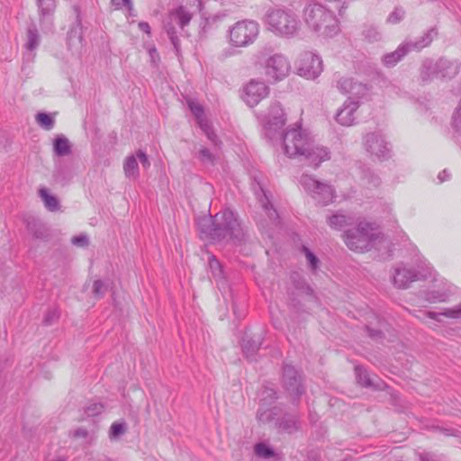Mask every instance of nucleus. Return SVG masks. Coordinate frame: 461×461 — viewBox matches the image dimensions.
Returning <instances> with one entry per match:
<instances>
[{"label":"nucleus","instance_id":"f257e3e1","mask_svg":"<svg viewBox=\"0 0 461 461\" xmlns=\"http://www.w3.org/2000/svg\"><path fill=\"white\" fill-rule=\"evenodd\" d=\"M282 137L284 152L289 158H303L315 167L330 159V151L326 147L315 144L310 134L301 127L287 129Z\"/></svg>","mask_w":461,"mask_h":461},{"label":"nucleus","instance_id":"f03ea898","mask_svg":"<svg viewBox=\"0 0 461 461\" xmlns=\"http://www.w3.org/2000/svg\"><path fill=\"white\" fill-rule=\"evenodd\" d=\"M200 232L214 241H240L244 234L238 218L232 211L226 209L213 217L204 216L197 221Z\"/></svg>","mask_w":461,"mask_h":461},{"label":"nucleus","instance_id":"7ed1b4c3","mask_svg":"<svg viewBox=\"0 0 461 461\" xmlns=\"http://www.w3.org/2000/svg\"><path fill=\"white\" fill-rule=\"evenodd\" d=\"M262 22L268 32L286 39L296 36L301 27L297 15L292 10L280 6L268 8Z\"/></svg>","mask_w":461,"mask_h":461},{"label":"nucleus","instance_id":"20e7f679","mask_svg":"<svg viewBox=\"0 0 461 461\" xmlns=\"http://www.w3.org/2000/svg\"><path fill=\"white\" fill-rule=\"evenodd\" d=\"M306 24L319 36L331 38L339 32L336 15L320 4H310L303 11Z\"/></svg>","mask_w":461,"mask_h":461},{"label":"nucleus","instance_id":"39448f33","mask_svg":"<svg viewBox=\"0 0 461 461\" xmlns=\"http://www.w3.org/2000/svg\"><path fill=\"white\" fill-rule=\"evenodd\" d=\"M383 239L379 230L366 221H360L357 227L348 230L344 234V240L348 248L357 252L370 250Z\"/></svg>","mask_w":461,"mask_h":461},{"label":"nucleus","instance_id":"423d86ee","mask_svg":"<svg viewBox=\"0 0 461 461\" xmlns=\"http://www.w3.org/2000/svg\"><path fill=\"white\" fill-rule=\"evenodd\" d=\"M259 25L253 20L239 21L229 30V39L232 46L245 48L258 37Z\"/></svg>","mask_w":461,"mask_h":461},{"label":"nucleus","instance_id":"0eeeda50","mask_svg":"<svg viewBox=\"0 0 461 461\" xmlns=\"http://www.w3.org/2000/svg\"><path fill=\"white\" fill-rule=\"evenodd\" d=\"M194 14L190 12L185 6H179L172 10L164 23L165 31L169 37L171 43L174 46L176 53L179 51L180 41L177 36V27L183 30L189 24L193 18Z\"/></svg>","mask_w":461,"mask_h":461},{"label":"nucleus","instance_id":"6e6552de","mask_svg":"<svg viewBox=\"0 0 461 461\" xmlns=\"http://www.w3.org/2000/svg\"><path fill=\"white\" fill-rule=\"evenodd\" d=\"M261 122L265 135L273 140L286 122V116L279 102H272L267 112L262 115Z\"/></svg>","mask_w":461,"mask_h":461},{"label":"nucleus","instance_id":"1a4fd4ad","mask_svg":"<svg viewBox=\"0 0 461 461\" xmlns=\"http://www.w3.org/2000/svg\"><path fill=\"white\" fill-rule=\"evenodd\" d=\"M433 31L427 32L415 41H406L401 44L394 51L385 54L383 57V63L386 67L395 66L409 51L420 50L427 47L432 41Z\"/></svg>","mask_w":461,"mask_h":461},{"label":"nucleus","instance_id":"9d476101","mask_svg":"<svg viewBox=\"0 0 461 461\" xmlns=\"http://www.w3.org/2000/svg\"><path fill=\"white\" fill-rule=\"evenodd\" d=\"M265 76L270 82H278L285 78L291 70L287 58L283 54L269 56L263 65Z\"/></svg>","mask_w":461,"mask_h":461},{"label":"nucleus","instance_id":"9b49d317","mask_svg":"<svg viewBox=\"0 0 461 461\" xmlns=\"http://www.w3.org/2000/svg\"><path fill=\"white\" fill-rule=\"evenodd\" d=\"M431 274L432 268L430 267H427L424 271H417L404 265H398L393 269L392 282L395 287L406 289L412 282L426 279L431 276Z\"/></svg>","mask_w":461,"mask_h":461},{"label":"nucleus","instance_id":"f8f14e48","mask_svg":"<svg viewBox=\"0 0 461 461\" xmlns=\"http://www.w3.org/2000/svg\"><path fill=\"white\" fill-rule=\"evenodd\" d=\"M300 183L318 203L326 205L333 202L334 189L326 183L320 182L310 175H303Z\"/></svg>","mask_w":461,"mask_h":461},{"label":"nucleus","instance_id":"ddd939ff","mask_svg":"<svg viewBox=\"0 0 461 461\" xmlns=\"http://www.w3.org/2000/svg\"><path fill=\"white\" fill-rule=\"evenodd\" d=\"M429 70H433L434 74H439L441 77H450L457 73V66L446 59H440L437 62L427 59L420 68V79L423 83L431 80Z\"/></svg>","mask_w":461,"mask_h":461},{"label":"nucleus","instance_id":"4468645a","mask_svg":"<svg viewBox=\"0 0 461 461\" xmlns=\"http://www.w3.org/2000/svg\"><path fill=\"white\" fill-rule=\"evenodd\" d=\"M322 69V60L318 55L311 51L300 54L297 60V71L301 77L314 79L321 75Z\"/></svg>","mask_w":461,"mask_h":461},{"label":"nucleus","instance_id":"2eb2a0df","mask_svg":"<svg viewBox=\"0 0 461 461\" xmlns=\"http://www.w3.org/2000/svg\"><path fill=\"white\" fill-rule=\"evenodd\" d=\"M336 87L344 95H349L348 98L361 102L368 96L370 87L352 77H343L336 82Z\"/></svg>","mask_w":461,"mask_h":461},{"label":"nucleus","instance_id":"dca6fc26","mask_svg":"<svg viewBox=\"0 0 461 461\" xmlns=\"http://www.w3.org/2000/svg\"><path fill=\"white\" fill-rule=\"evenodd\" d=\"M282 381L285 389L292 398L297 400L304 393L302 376L294 366L290 365L284 366Z\"/></svg>","mask_w":461,"mask_h":461},{"label":"nucleus","instance_id":"f3484780","mask_svg":"<svg viewBox=\"0 0 461 461\" xmlns=\"http://www.w3.org/2000/svg\"><path fill=\"white\" fill-rule=\"evenodd\" d=\"M364 146L367 152L378 158H386L390 154L389 143L379 132H370L364 137Z\"/></svg>","mask_w":461,"mask_h":461},{"label":"nucleus","instance_id":"a211bd4d","mask_svg":"<svg viewBox=\"0 0 461 461\" xmlns=\"http://www.w3.org/2000/svg\"><path fill=\"white\" fill-rule=\"evenodd\" d=\"M269 94V87L262 81L250 80L244 87L242 98L244 102L253 107Z\"/></svg>","mask_w":461,"mask_h":461},{"label":"nucleus","instance_id":"6ab92c4d","mask_svg":"<svg viewBox=\"0 0 461 461\" xmlns=\"http://www.w3.org/2000/svg\"><path fill=\"white\" fill-rule=\"evenodd\" d=\"M360 105L359 101L348 98L336 114V121L343 126H351L356 121V112Z\"/></svg>","mask_w":461,"mask_h":461},{"label":"nucleus","instance_id":"aec40b11","mask_svg":"<svg viewBox=\"0 0 461 461\" xmlns=\"http://www.w3.org/2000/svg\"><path fill=\"white\" fill-rule=\"evenodd\" d=\"M208 264L212 275L217 283L218 288L221 291L225 290L228 287V285L224 277L221 263L216 259L214 256H211Z\"/></svg>","mask_w":461,"mask_h":461},{"label":"nucleus","instance_id":"412c9836","mask_svg":"<svg viewBox=\"0 0 461 461\" xmlns=\"http://www.w3.org/2000/svg\"><path fill=\"white\" fill-rule=\"evenodd\" d=\"M260 345L261 340L259 337H258L257 339L244 337L242 339L241 346L245 357L250 361L255 360V356L258 351Z\"/></svg>","mask_w":461,"mask_h":461},{"label":"nucleus","instance_id":"4be33fe9","mask_svg":"<svg viewBox=\"0 0 461 461\" xmlns=\"http://www.w3.org/2000/svg\"><path fill=\"white\" fill-rule=\"evenodd\" d=\"M451 294L450 287L424 292V299L429 303L447 302Z\"/></svg>","mask_w":461,"mask_h":461},{"label":"nucleus","instance_id":"5701e85b","mask_svg":"<svg viewBox=\"0 0 461 461\" xmlns=\"http://www.w3.org/2000/svg\"><path fill=\"white\" fill-rule=\"evenodd\" d=\"M429 319L440 321L439 316H445L449 319H461V304H458L453 308H446L441 312H424L423 313Z\"/></svg>","mask_w":461,"mask_h":461},{"label":"nucleus","instance_id":"b1692460","mask_svg":"<svg viewBox=\"0 0 461 461\" xmlns=\"http://www.w3.org/2000/svg\"><path fill=\"white\" fill-rule=\"evenodd\" d=\"M53 151L59 157L71 154L72 149L69 140L63 135L58 136L53 142Z\"/></svg>","mask_w":461,"mask_h":461},{"label":"nucleus","instance_id":"393cba45","mask_svg":"<svg viewBox=\"0 0 461 461\" xmlns=\"http://www.w3.org/2000/svg\"><path fill=\"white\" fill-rule=\"evenodd\" d=\"M39 195L41 198L44 206L50 212H57L60 208V203L59 199L50 194L47 188L42 187L39 190Z\"/></svg>","mask_w":461,"mask_h":461},{"label":"nucleus","instance_id":"a878e982","mask_svg":"<svg viewBox=\"0 0 461 461\" xmlns=\"http://www.w3.org/2000/svg\"><path fill=\"white\" fill-rule=\"evenodd\" d=\"M261 193L262 194L258 196V201L263 210L267 214L269 220L275 222L278 218V214L276 211L273 208L268 194L263 189H261Z\"/></svg>","mask_w":461,"mask_h":461},{"label":"nucleus","instance_id":"bb28decb","mask_svg":"<svg viewBox=\"0 0 461 461\" xmlns=\"http://www.w3.org/2000/svg\"><path fill=\"white\" fill-rule=\"evenodd\" d=\"M123 171L128 178L136 179L139 175V166L134 155L128 156L123 164Z\"/></svg>","mask_w":461,"mask_h":461},{"label":"nucleus","instance_id":"cd10ccee","mask_svg":"<svg viewBox=\"0 0 461 461\" xmlns=\"http://www.w3.org/2000/svg\"><path fill=\"white\" fill-rule=\"evenodd\" d=\"M365 41L373 43L382 40V33L378 28L373 24H365L361 32Z\"/></svg>","mask_w":461,"mask_h":461},{"label":"nucleus","instance_id":"c85d7f7f","mask_svg":"<svg viewBox=\"0 0 461 461\" xmlns=\"http://www.w3.org/2000/svg\"><path fill=\"white\" fill-rule=\"evenodd\" d=\"M186 103L192 113L194 115L199 126L209 122L203 114V106L199 103L192 98H188Z\"/></svg>","mask_w":461,"mask_h":461},{"label":"nucleus","instance_id":"c756f323","mask_svg":"<svg viewBox=\"0 0 461 461\" xmlns=\"http://www.w3.org/2000/svg\"><path fill=\"white\" fill-rule=\"evenodd\" d=\"M41 42V37L36 27L32 26L27 30V41L25 48L29 51H34Z\"/></svg>","mask_w":461,"mask_h":461},{"label":"nucleus","instance_id":"7c9ffc66","mask_svg":"<svg viewBox=\"0 0 461 461\" xmlns=\"http://www.w3.org/2000/svg\"><path fill=\"white\" fill-rule=\"evenodd\" d=\"M298 428V419L294 415H285L279 422V429L289 434L296 431Z\"/></svg>","mask_w":461,"mask_h":461},{"label":"nucleus","instance_id":"2f4dec72","mask_svg":"<svg viewBox=\"0 0 461 461\" xmlns=\"http://www.w3.org/2000/svg\"><path fill=\"white\" fill-rule=\"evenodd\" d=\"M362 174L361 180L367 188L377 187L380 185V177L371 169H364Z\"/></svg>","mask_w":461,"mask_h":461},{"label":"nucleus","instance_id":"473e14b6","mask_svg":"<svg viewBox=\"0 0 461 461\" xmlns=\"http://www.w3.org/2000/svg\"><path fill=\"white\" fill-rule=\"evenodd\" d=\"M276 399V392L273 387L264 386L259 393L260 403L270 406Z\"/></svg>","mask_w":461,"mask_h":461},{"label":"nucleus","instance_id":"72a5a7b5","mask_svg":"<svg viewBox=\"0 0 461 461\" xmlns=\"http://www.w3.org/2000/svg\"><path fill=\"white\" fill-rule=\"evenodd\" d=\"M276 413L274 411V409L270 408L268 405H265V403H259V408L257 413V418L261 422H268L272 420L274 416Z\"/></svg>","mask_w":461,"mask_h":461},{"label":"nucleus","instance_id":"f704fd0d","mask_svg":"<svg viewBox=\"0 0 461 461\" xmlns=\"http://www.w3.org/2000/svg\"><path fill=\"white\" fill-rule=\"evenodd\" d=\"M355 373H356L357 383L360 384L362 386L372 387L375 385V384L372 381L371 377L369 376L368 373L363 367L356 366Z\"/></svg>","mask_w":461,"mask_h":461},{"label":"nucleus","instance_id":"c9c22d12","mask_svg":"<svg viewBox=\"0 0 461 461\" xmlns=\"http://www.w3.org/2000/svg\"><path fill=\"white\" fill-rule=\"evenodd\" d=\"M329 225L336 230H340L348 224V218L341 213H335L328 218Z\"/></svg>","mask_w":461,"mask_h":461},{"label":"nucleus","instance_id":"e433bc0d","mask_svg":"<svg viewBox=\"0 0 461 461\" xmlns=\"http://www.w3.org/2000/svg\"><path fill=\"white\" fill-rule=\"evenodd\" d=\"M42 16L52 15L56 9V0H37Z\"/></svg>","mask_w":461,"mask_h":461},{"label":"nucleus","instance_id":"4c0bfd02","mask_svg":"<svg viewBox=\"0 0 461 461\" xmlns=\"http://www.w3.org/2000/svg\"><path fill=\"white\" fill-rule=\"evenodd\" d=\"M197 158L203 165L208 166H213L216 161V156L205 147L199 149Z\"/></svg>","mask_w":461,"mask_h":461},{"label":"nucleus","instance_id":"58836bf2","mask_svg":"<svg viewBox=\"0 0 461 461\" xmlns=\"http://www.w3.org/2000/svg\"><path fill=\"white\" fill-rule=\"evenodd\" d=\"M37 123L43 129L50 131L54 126V119L46 113H39L36 115Z\"/></svg>","mask_w":461,"mask_h":461},{"label":"nucleus","instance_id":"ea45409f","mask_svg":"<svg viewBox=\"0 0 461 461\" xmlns=\"http://www.w3.org/2000/svg\"><path fill=\"white\" fill-rule=\"evenodd\" d=\"M199 127L204 132V134L207 136L208 140L212 142V145H214L215 147L220 146L221 141L219 140L216 133L214 132L209 122L200 125Z\"/></svg>","mask_w":461,"mask_h":461},{"label":"nucleus","instance_id":"a19ab883","mask_svg":"<svg viewBox=\"0 0 461 461\" xmlns=\"http://www.w3.org/2000/svg\"><path fill=\"white\" fill-rule=\"evenodd\" d=\"M125 422H113L110 428L109 438L115 439L123 435L126 432Z\"/></svg>","mask_w":461,"mask_h":461},{"label":"nucleus","instance_id":"79ce46f5","mask_svg":"<svg viewBox=\"0 0 461 461\" xmlns=\"http://www.w3.org/2000/svg\"><path fill=\"white\" fill-rule=\"evenodd\" d=\"M255 453L257 456L264 458H269L274 456V451L265 443H258L255 446Z\"/></svg>","mask_w":461,"mask_h":461},{"label":"nucleus","instance_id":"37998d69","mask_svg":"<svg viewBox=\"0 0 461 461\" xmlns=\"http://www.w3.org/2000/svg\"><path fill=\"white\" fill-rule=\"evenodd\" d=\"M302 250L308 261V265L311 267V269L316 270L319 266L318 258L305 246L303 247Z\"/></svg>","mask_w":461,"mask_h":461},{"label":"nucleus","instance_id":"c03bdc74","mask_svg":"<svg viewBox=\"0 0 461 461\" xmlns=\"http://www.w3.org/2000/svg\"><path fill=\"white\" fill-rule=\"evenodd\" d=\"M104 411V405L99 402L89 403L85 408V412L88 417H94L100 414Z\"/></svg>","mask_w":461,"mask_h":461},{"label":"nucleus","instance_id":"a18cd8bd","mask_svg":"<svg viewBox=\"0 0 461 461\" xmlns=\"http://www.w3.org/2000/svg\"><path fill=\"white\" fill-rule=\"evenodd\" d=\"M405 15L402 8L396 7L388 16L387 22L392 24L400 23Z\"/></svg>","mask_w":461,"mask_h":461},{"label":"nucleus","instance_id":"49530a36","mask_svg":"<svg viewBox=\"0 0 461 461\" xmlns=\"http://www.w3.org/2000/svg\"><path fill=\"white\" fill-rule=\"evenodd\" d=\"M107 290V287L104 284L102 280H95L93 285V294L95 298L100 299L102 298L105 292Z\"/></svg>","mask_w":461,"mask_h":461},{"label":"nucleus","instance_id":"de8ad7c7","mask_svg":"<svg viewBox=\"0 0 461 461\" xmlns=\"http://www.w3.org/2000/svg\"><path fill=\"white\" fill-rule=\"evenodd\" d=\"M452 126L456 132L461 134V104L453 114Z\"/></svg>","mask_w":461,"mask_h":461},{"label":"nucleus","instance_id":"09e8293b","mask_svg":"<svg viewBox=\"0 0 461 461\" xmlns=\"http://www.w3.org/2000/svg\"><path fill=\"white\" fill-rule=\"evenodd\" d=\"M111 5L115 10H119L122 6L128 7L129 10L132 9L131 0H111Z\"/></svg>","mask_w":461,"mask_h":461},{"label":"nucleus","instance_id":"8fccbe9b","mask_svg":"<svg viewBox=\"0 0 461 461\" xmlns=\"http://www.w3.org/2000/svg\"><path fill=\"white\" fill-rule=\"evenodd\" d=\"M71 241L77 247H86L88 245V238L85 234L73 237Z\"/></svg>","mask_w":461,"mask_h":461},{"label":"nucleus","instance_id":"3c124183","mask_svg":"<svg viewBox=\"0 0 461 461\" xmlns=\"http://www.w3.org/2000/svg\"><path fill=\"white\" fill-rule=\"evenodd\" d=\"M136 158H138L140 160V164L142 165V167L144 168L149 167L150 162L149 160V158H148L147 154L144 151H142L141 149H139L136 152Z\"/></svg>","mask_w":461,"mask_h":461},{"label":"nucleus","instance_id":"603ef678","mask_svg":"<svg viewBox=\"0 0 461 461\" xmlns=\"http://www.w3.org/2000/svg\"><path fill=\"white\" fill-rule=\"evenodd\" d=\"M73 436L75 438H86L88 436V431L85 428H78V429L74 430Z\"/></svg>","mask_w":461,"mask_h":461},{"label":"nucleus","instance_id":"864d4df0","mask_svg":"<svg viewBox=\"0 0 461 461\" xmlns=\"http://www.w3.org/2000/svg\"><path fill=\"white\" fill-rule=\"evenodd\" d=\"M59 318V314L57 311H50L48 312L44 319V322L47 324H50L54 320H57Z\"/></svg>","mask_w":461,"mask_h":461},{"label":"nucleus","instance_id":"5fc2aeb1","mask_svg":"<svg viewBox=\"0 0 461 461\" xmlns=\"http://www.w3.org/2000/svg\"><path fill=\"white\" fill-rule=\"evenodd\" d=\"M139 28H140L142 32H146L147 34H149V33H150V26H149V24L148 23H146V22H140V23H139Z\"/></svg>","mask_w":461,"mask_h":461},{"label":"nucleus","instance_id":"6e6d98bb","mask_svg":"<svg viewBox=\"0 0 461 461\" xmlns=\"http://www.w3.org/2000/svg\"><path fill=\"white\" fill-rule=\"evenodd\" d=\"M449 177V174L447 173V170H443L442 172H440L438 176V178L439 180V183H442L444 182L446 179H447Z\"/></svg>","mask_w":461,"mask_h":461},{"label":"nucleus","instance_id":"4d7b16f0","mask_svg":"<svg viewBox=\"0 0 461 461\" xmlns=\"http://www.w3.org/2000/svg\"><path fill=\"white\" fill-rule=\"evenodd\" d=\"M420 461H435V459L429 454L423 453L420 455Z\"/></svg>","mask_w":461,"mask_h":461},{"label":"nucleus","instance_id":"13d9d810","mask_svg":"<svg viewBox=\"0 0 461 461\" xmlns=\"http://www.w3.org/2000/svg\"><path fill=\"white\" fill-rule=\"evenodd\" d=\"M432 71H433V70H429V75L431 77V80H432L434 77H440V76H439V74H434Z\"/></svg>","mask_w":461,"mask_h":461},{"label":"nucleus","instance_id":"bf43d9fd","mask_svg":"<svg viewBox=\"0 0 461 461\" xmlns=\"http://www.w3.org/2000/svg\"><path fill=\"white\" fill-rule=\"evenodd\" d=\"M378 333H379L378 331L370 330V334H369V335H370L371 337H375L376 335H378Z\"/></svg>","mask_w":461,"mask_h":461},{"label":"nucleus","instance_id":"052dcab7","mask_svg":"<svg viewBox=\"0 0 461 461\" xmlns=\"http://www.w3.org/2000/svg\"><path fill=\"white\" fill-rule=\"evenodd\" d=\"M409 312H410V313H411L414 317H416V318H418V319L421 320V318H420L418 314H416V312H411V311H409Z\"/></svg>","mask_w":461,"mask_h":461},{"label":"nucleus","instance_id":"680f3d73","mask_svg":"<svg viewBox=\"0 0 461 461\" xmlns=\"http://www.w3.org/2000/svg\"><path fill=\"white\" fill-rule=\"evenodd\" d=\"M58 461H63V460H58Z\"/></svg>","mask_w":461,"mask_h":461}]
</instances>
